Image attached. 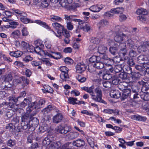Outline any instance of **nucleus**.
<instances>
[{"label": "nucleus", "instance_id": "42", "mask_svg": "<svg viewBox=\"0 0 149 149\" xmlns=\"http://www.w3.org/2000/svg\"><path fill=\"white\" fill-rule=\"evenodd\" d=\"M86 139L88 143L90 146L92 148H94L95 146V144L93 141V139L91 137H88Z\"/></svg>", "mask_w": 149, "mask_h": 149}, {"label": "nucleus", "instance_id": "14", "mask_svg": "<svg viewBox=\"0 0 149 149\" xmlns=\"http://www.w3.org/2000/svg\"><path fill=\"white\" fill-rule=\"evenodd\" d=\"M149 45V42H143L141 45L139 46L137 48L139 52L141 53L146 51L147 48Z\"/></svg>", "mask_w": 149, "mask_h": 149}, {"label": "nucleus", "instance_id": "52", "mask_svg": "<svg viewBox=\"0 0 149 149\" xmlns=\"http://www.w3.org/2000/svg\"><path fill=\"white\" fill-rule=\"evenodd\" d=\"M126 43L127 45L129 46L130 47H131V48L134 46V42L130 39H128L126 42Z\"/></svg>", "mask_w": 149, "mask_h": 149}, {"label": "nucleus", "instance_id": "62", "mask_svg": "<svg viewBox=\"0 0 149 149\" xmlns=\"http://www.w3.org/2000/svg\"><path fill=\"white\" fill-rule=\"evenodd\" d=\"M29 116V115H28L27 113H26L25 115L22 116L21 119L22 122H24L26 121V120L28 119V117Z\"/></svg>", "mask_w": 149, "mask_h": 149}, {"label": "nucleus", "instance_id": "49", "mask_svg": "<svg viewBox=\"0 0 149 149\" xmlns=\"http://www.w3.org/2000/svg\"><path fill=\"white\" fill-rule=\"evenodd\" d=\"M142 104V106L143 109L145 110H148L149 111V105L146 101H144L141 103Z\"/></svg>", "mask_w": 149, "mask_h": 149}, {"label": "nucleus", "instance_id": "58", "mask_svg": "<svg viewBox=\"0 0 149 149\" xmlns=\"http://www.w3.org/2000/svg\"><path fill=\"white\" fill-rule=\"evenodd\" d=\"M59 70L61 71V73L68 72V69L65 66H61L59 68Z\"/></svg>", "mask_w": 149, "mask_h": 149}, {"label": "nucleus", "instance_id": "10", "mask_svg": "<svg viewBox=\"0 0 149 149\" xmlns=\"http://www.w3.org/2000/svg\"><path fill=\"white\" fill-rule=\"evenodd\" d=\"M105 6L103 4L96 5L91 6L90 8L91 11L93 12H97L103 9Z\"/></svg>", "mask_w": 149, "mask_h": 149}, {"label": "nucleus", "instance_id": "54", "mask_svg": "<svg viewBox=\"0 0 149 149\" xmlns=\"http://www.w3.org/2000/svg\"><path fill=\"white\" fill-rule=\"evenodd\" d=\"M137 19L144 23H145L148 20L147 18L144 16H139L137 17Z\"/></svg>", "mask_w": 149, "mask_h": 149}, {"label": "nucleus", "instance_id": "57", "mask_svg": "<svg viewBox=\"0 0 149 149\" xmlns=\"http://www.w3.org/2000/svg\"><path fill=\"white\" fill-rule=\"evenodd\" d=\"M29 46V44L28 43L24 41H22L21 44V47L26 49L27 47Z\"/></svg>", "mask_w": 149, "mask_h": 149}, {"label": "nucleus", "instance_id": "6", "mask_svg": "<svg viewBox=\"0 0 149 149\" xmlns=\"http://www.w3.org/2000/svg\"><path fill=\"white\" fill-rule=\"evenodd\" d=\"M126 36L123 32H118L114 37L115 40L118 42H121L126 38Z\"/></svg>", "mask_w": 149, "mask_h": 149}, {"label": "nucleus", "instance_id": "3", "mask_svg": "<svg viewBox=\"0 0 149 149\" xmlns=\"http://www.w3.org/2000/svg\"><path fill=\"white\" fill-rule=\"evenodd\" d=\"M138 95L137 94H135L134 95L133 99H131L129 100L127 102V104L129 105H132L136 108H138L140 106V104H141V101L139 99V97Z\"/></svg>", "mask_w": 149, "mask_h": 149}, {"label": "nucleus", "instance_id": "44", "mask_svg": "<svg viewBox=\"0 0 149 149\" xmlns=\"http://www.w3.org/2000/svg\"><path fill=\"white\" fill-rule=\"evenodd\" d=\"M59 147L56 142H54L50 145L48 149H58Z\"/></svg>", "mask_w": 149, "mask_h": 149}, {"label": "nucleus", "instance_id": "18", "mask_svg": "<svg viewBox=\"0 0 149 149\" xmlns=\"http://www.w3.org/2000/svg\"><path fill=\"white\" fill-rule=\"evenodd\" d=\"M93 66L95 68L98 69H101L104 68L105 64L104 63H103L102 61H101L99 60V61H97L95 63H93Z\"/></svg>", "mask_w": 149, "mask_h": 149}, {"label": "nucleus", "instance_id": "16", "mask_svg": "<svg viewBox=\"0 0 149 149\" xmlns=\"http://www.w3.org/2000/svg\"><path fill=\"white\" fill-rule=\"evenodd\" d=\"M39 49V47H36V48H34L33 46L29 45V46L27 47L26 49L27 51L28 52L38 53L41 54L44 53L43 51H41L40 52H38V51L36 50V49Z\"/></svg>", "mask_w": 149, "mask_h": 149}, {"label": "nucleus", "instance_id": "15", "mask_svg": "<svg viewBox=\"0 0 149 149\" xmlns=\"http://www.w3.org/2000/svg\"><path fill=\"white\" fill-rule=\"evenodd\" d=\"M46 56L56 59H59L61 58V55L60 53H55L52 52H47L46 54Z\"/></svg>", "mask_w": 149, "mask_h": 149}, {"label": "nucleus", "instance_id": "51", "mask_svg": "<svg viewBox=\"0 0 149 149\" xmlns=\"http://www.w3.org/2000/svg\"><path fill=\"white\" fill-rule=\"evenodd\" d=\"M53 109V108L52 105H49L45 109H43L42 111V112H44V113L45 114L46 112L47 113L49 112V111L52 110Z\"/></svg>", "mask_w": 149, "mask_h": 149}, {"label": "nucleus", "instance_id": "63", "mask_svg": "<svg viewBox=\"0 0 149 149\" xmlns=\"http://www.w3.org/2000/svg\"><path fill=\"white\" fill-rule=\"evenodd\" d=\"M42 61L45 64L47 65L51 66L52 63L50 62L49 59L47 58H43L42 60Z\"/></svg>", "mask_w": 149, "mask_h": 149}, {"label": "nucleus", "instance_id": "1", "mask_svg": "<svg viewBox=\"0 0 149 149\" xmlns=\"http://www.w3.org/2000/svg\"><path fill=\"white\" fill-rule=\"evenodd\" d=\"M26 95V93L25 91L21 92L20 95L17 97H10L8 98L9 101L10 102L8 103V106L11 108H14L15 110H17L19 108L18 107V105H17L14 104L13 102L16 103L18 101V99L21 97H24Z\"/></svg>", "mask_w": 149, "mask_h": 149}, {"label": "nucleus", "instance_id": "9", "mask_svg": "<svg viewBox=\"0 0 149 149\" xmlns=\"http://www.w3.org/2000/svg\"><path fill=\"white\" fill-rule=\"evenodd\" d=\"M86 65L83 63H79L76 66V72L79 73H81L84 72L86 69Z\"/></svg>", "mask_w": 149, "mask_h": 149}, {"label": "nucleus", "instance_id": "47", "mask_svg": "<svg viewBox=\"0 0 149 149\" xmlns=\"http://www.w3.org/2000/svg\"><path fill=\"white\" fill-rule=\"evenodd\" d=\"M61 78L63 80H66L69 78L68 72L61 73L60 75Z\"/></svg>", "mask_w": 149, "mask_h": 149}, {"label": "nucleus", "instance_id": "34", "mask_svg": "<svg viewBox=\"0 0 149 149\" xmlns=\"http://www.w3.org/2000/svg\"><path fill=\"white\" fill-rule=\"evenodd\" d=\"M60 1L59 5L67 9L69 4L71 3H68V1H66V0H60Z\"/></svg>", "mask_w": 149, "mask_h": 149}, {"label": "nucleus", "instance_id": "17", "mask_svg": "<svg viewBox=\"0 0 149 149\" xmlns=\"http://www.w3.org/2000/svg\"><path fill=\"white\" fill-rule=\"evenodd\" d=\"M63 118V116L61 113H58L54 116L53 117V122L54 123H58L61 121Z\"/></svg>", "mask_w": 149, "mask_h": 149}, {"label": "nucleus", "instance_id": "27", "mask_svg": "<svg viewBox=\"0 0 149 149\" xmlns=\"http://www.w3.org/2000/svg\"><path fill=\"white\" fill-rule=\"evenodd\" d=\"M10 56L16 58H18L21 56L22 54V52L19 51H17L14 52H10L9 53Z\"/></svg>", "mask_w": 149, "mask_h": 149}, {"label": "nucleus", "instance_id": "30", "mask_svg": "<svg viewBox=\"0 0 149 149\" xmlns=\"http://www.w3.org/2000/svg\"><path fill=\"white\" fill-rule=\"evenodd\" d=\"M69 4L67 9L71 10H74L80 6V5L78 3H73L72 5Z\"/></svg>", "mask_w": 149, "mask_h": 149}, {"label": "nucleus", "instance_id": "35", "mask_svg": "<svg viewBox=\"0 0 149 149\" xmlns=\"http://www.w3.org/2000/svg\"><path fill=\"white\" fill-rule=\"evenodd\" d=\"M118 47H111L110 48L109 51L111 54L113 55H116L118 53Z\"/></svg>", "mask_w": 149, "mask_h": 149}, {"label": "nucleus", "instance_id": "20", "mask_svg": "<svg viewBox=\"0 0 149 149\" xmlns=\"http://www.w3.org/2000/svg\"><path fill=\"white\" fill-rule=\"evenodd\" d=\"M72 144L77 147H80L84 145L85 142L83 140L78 139L72 142Z\"/></svg>", "mask_w": 149, "mask_h": 149}, {"label": "nucleus", "instance_id": "11", "mask_svg": "<svg viewBox=\"0 0 149 149\" xmlns=\"http://www.w3.org/2000/svg\"><path fill=\"white\" fill-rule=\"evenodd\" d=\"M140 84L142 85L141 91L143 93H149V86L148 84L143 81L139 82Z\"/></svg>", "mask_w": 149, "mask_h": 149}, {"label": "nucleus", "instance_id": "32", "mask_svg": "<svg viewBox=\"0 0 149 149\" xmlns=\"http://www.w3.org/2000/svg\"><path fill=\"white\" fill-rule=\"evenodd\" d=\"M79 135L78 133L77 132H72L70 133L68 135L70 139H72L77 138Z\"/></svg>", "mask_w": 149, "mask_h": 149}, {"label": "nucleus", "instance_id": "7", "mask_svg": "<svg viewBox=\"0 0 149 149\" xmlns=\"http://www.w3.org/2000/svg\"><path fill=\"white\" fill-rule=\"evenodd\" d=\"M31 105V103L26 109V113L32 116H35L37 113V111L35 109L33 106Z\"/></svg>", "mask_w": 149, "mask_h": 149}, {"label": "nucleus", "instance_id": "26", "mask_svg": "<svg viewBox=\"0 0 149 149\" xmlns=\"http://www.w3.org/2000/svg\"><path fill=\"white\" fill-rule=\"evenodd\" d=\"M50 20L52 22H60L62 19L61 17L58 16L54 15H52L50 16L49 17Z\"/></svg>", "mask_w": 149, "mask_h": 149}, {"label": "nucleus", "instance_id": "29", "mask_svg": "<svg viewBox=\"0 0 149 149\" xmlns=\"http://www.w3.org/2000/svg\"><path fill=\"white\" fill-rule=\"evenodd\" d=\"M136 13L137 15L143 14L146 15L148 13L147 10L143 8H140L138 9L136 11Z\"/></svg>", "mask_w": 149, "mask_h": 149}, {"label": "nucleus", "instance_id": "23", "mask_svg": "<svg viewBox=\"0 0 149 149\" xmlns=\"http://www.w3.org/2000/svg\"><path fill=\"white\" fill-rule=\"evenodd\" d=\"M21 33L18 30H16L12 32L10 34V36L15 39L19 38L20 36Z\"/></svg>", "mask_w": 149, "mask_h": 149}, {"label": "nucleus", "instance_id": "37", "mask_svg": "<svg viewBox=\"0 0 149 149\" xmlns=\"http://www.w3.org/2000/svg\"><path fill=\"white\" fill-rule=\"evenodd\" d=\"M49 3L48 1L46 0H44L40 3L39 7L41 8H45L47 7Z\"/></svg>", "mask_w": 149, "mask_h": 149}, {"label": "nucleus", "instance_id": "19", "mask_svg": "<svg viewBox=\"0 0 149 149\" xmlns=\"http://www.w3.org/2000/svg\"><path fill=\"white\" fill-rule=\"evenodd\" d=\"M110 95L112 97L118 99L120 96V93L117 90H111L110 91Z\"/></svg>", "mask_w": 149, "mask_h": 149}, {"label": "nucleus", "instance_id": "2", "mask_svg": "<svg viewBox=\"0 0 149 149\" xmlns=\"http://www.w3.org/2000/svg\"><path fill=\"white\" fill-rule=\"evenodd\" d=\"M126 83L125 82L121 83L119 86V89L123 91L122 93H120V97L121 100H124L126 99L129 95L130 93V90L127 88V87L125 86Z\"/></svg>", "mask_w": 149, "mask_h": 149}, {"label": "nucleus", "instance_id": "5", "mask_svg": "<svg viewBox=\"0 0 149 149\" xmlns=\"http://www.w3.org/2000/svg\"><path fill=\"white\" fill-rule=\"evenodd\" d=\"M82 89L85 91L89 93L91 95V99L94 100V98H95L96 97V94L95 92V91L94 92V87L91 86L90 87H84L81 88Z\"/></svg>", "mask_w": 149, "mask_h": 149}, {"label": "nucleus", "instance_id": "41", "mask_svg": "<svg viewBox=\"0 0 149 149\" xmlns=\"http://www.w3.org/2000/svg\"><path fill=\"white\" fill-rule=\"evenodd\" d=\"M79 27L81 29H82L85 32H88L90 30L91 27L90 26L88 25H86L84 27L80 26H79Z\"/></svg>", "mask_w": 149, "mask_h": 149}, {"label": "nucleus", "instance_id": "39", "mask_svg": "<svg viewBox=\"0 0 149 149\" xmlns=\"http://www.w3.org/2000/svg\"><path fill=\"white\" fill-rule=\"evenodd\" d=\"M22 34V36L26 37L29 34V32L28 30V29L26 27H23L21 30Z\"/></svg>", "mask_w": 149, "mask_h": 149}, {"label": "nucleus", "instance_id": "50", "mask_svg": "<svg viewBox=\"0 0 149 149\" xmlns=\"http://www.w3.org/2000/svg\"><path fill=\"white\" fill-rule=\"evenodd\" d=\"M9 24L10 25L11 28L12 29L16 28L19 25L18 22L13 21L9 22Z\"/></svg>", "mask_w": 149, "mask_h": 149}, {"label": "nucleus", "instance_id": "48", "mask_svg": "<svg viewBox=\"0 0 149 149\" xmlns=\"http://www.w3.org/2000/svg\"><path fill=\"white\" fill-rule=\"evenodd\" d=\"M30 101L29 100L26 98L24 99V101L21 103L20 106L21 107H24L26 106L27 104H29Z\"/></svg>", "mask_w": 149, "mask_h": 149}, {"label": "nucleus", "instance_id": "12", "mask_svg": "<svg viewBox=\"0 0 149 149\" xmlns=\"http://www.w3.org/2000/svg\"><path fill=\"white\" fill-rule=\"evenodd\" d=\"M35 22L36 24H38L45 28L51 31V33L56 36V33L53 30H52L49 27L48 25L45 22H42L41 20H36Z\"/></svg>", "mask_w": 149, "mask_h": 149}, {"label": "nucleus", "instance_id": "25", "mask_svg": "<svg viewBox=\"0 0 149 149\" xmlns=\"http://www.w3.org/2000/svg\"><path fill=\"white\" fill-rule=\"evenodd\" d=\"M124 11V8L122 7L113 8L110 10V12L111 13L116 14L122 13H123Z\"/></svg>", "mask_w": 149, "mask_h": 149}, {"label": "nucleus", "instance_id": "45", "mask_svg": "<svg viewBox=\"0 0 149 149\" xmlns=\"http://www.w3.org/2000/svg\"><path fill=\"white\" fill-rule=\"evenodd\" d=\"M77 99L76 98L72 97H69L68 99V101L69 103L72 104H77Z\"/></svg>", "mask_w": 149, "mask_h": 149}, {"label": "nucleus", "instance_id": "53", "mask_svg": "<svg viewBox=\"0 0 149 149\" xmlns=\"http://www.w3.org/2000/svg\"><path fill=\"white\" fill-rule=\"evenodd\" d=\"M119 77L122 80L126 79L127 75L126 73L124 72H121L118 74Z\"/></svg>", "mask_w": 149, "mask_h": 149}, {"label": "nucleus", "instance_id": "4", "mask_svg": "<svg viewBox=\"0 0 149 149\" xmlns=\"http://www.w3.org/2000/svg\"><path fill=\"white\" fill-rule=\"evenodd\" d=\"M95 91L96 94V97L95 98H94L93 100L95 102L106 104V102L102 99V93L100 89L99 88H96L95 89Z\"/></svg>", "mask_w": 149, "mask_h": 149}, {"label": "nucleus", "instance_id": "64", "mask_svg": "<svg viewBox=\"0 0 149 149\" xmlns=\"http://www.w3.org/2000/svg\"><path fill=\"white\" fill-rule=\"evenodd\" d=\"M45 45L47 49H50L52 46L50 41L47 40H46L45 42Z\"/></svg>", "mask_w": 149, "mask_h": 149}, {"label": "nucleus", "instance_id": "33", "mask_svg": "<svg viewBox=\"0 0 149 149\" xmlns=\"http://www.w3.org/2000/svg\"><path fill=\"white\" fill-rule=\"evenodd\" d=\"M11 10L15 13L19 15L20 16L24 17L27 16V14L24 12L20 11L18 9L15 8H13Z\"/></svg>", "mask_w": 149, "mask_h": 149}, {"label": "nucleus", "instance_id": "61", "mask_svg": "<svg viewBox=\"0 0 149 149\" xmlns=\"http://www.w3.org/2000/svg\"><path fill=\"white\" fill-rule=\"evenodd\" d=\"M62 33L65 38H69L70 36V35L68 32L64 28L62 30Z\"/></svg>", "mask_w": 149, "mask_h": 149}, {"label": "nucleus", "instance_id": "21", "mask_svg": "<svg viewBox=\"0 0 149 149\" xmlns=\"http://www.w3.org/2000/svg\"><path fill=\"white\" fill-rule=\"evenodd\" d=\"M123 45L124 47L120 49V51L119 52V55L121 57H123L126 54V50L125 48L126 45H124L123 43H121L119 45V47H122Z\"/></svg>", "mask_w": 149, "mask_h": 149}, {"label": "nucleus", "instance_id": "38", "mask_svg": "<svg viewBox=\"0 0 149 149\" xmlns=\"http://www.w3.org/2000/svg\"><path fill=\"white\" fill-rule=\"evenodd\" d=\"M100 58V57L94 56L90 58L89 61L90 62L94 63L98 61Z\"/></svg>", "mask_w": 149, "mask_h": 149}, {"label": "nucleus", "instance_id": "13", "mask_svg": "<svg viewBox=\"0 0 149 149\" xmlns=\"http://www.w3.org/2000/svg\"><path fill=\"white\" fill-rule=\"evenodd\" d=\"M136 60L138 63L142 64L146 61H149V56L141 55L137 58Z\"/></svg>", "mask_w": 149, "mask_h": 149}, {"label": "nucleus", "instance_id": "24", "mask_svg": "<svg viewBox=\"0 0 149 149\" xmlns=\"http://www.w3.org/2000/svg\"><path fill=\"white\" fill-rule=\"evenodd\" d=\"M42 92L44 93H52L53 90L51 87L48 85H45L43 86V88L42 89Z\"/></svg>", "mask_w": 149, "mask_h": 149}, {"label": "nucleus", "instance_id": "36", "mask_svg": "<svg viewBox=\"0 0 149 149\" xmlns=\"http://www.w3.org/2000/svg\"><path fill=\"white\" fill-rule=\"evenodd\" d=\"M100 59L99 60L102 61L103 63L104 62H108L109 61H111V59L110 58H108L107 56L106 55H102L100 57Z\"/></svg>", "mask_w": 149, "mask_h": 149}, {"label": "nucleus", "instance_id": "31", "mask_svg": "<svg viewBox=\"0 0 149 149\" xmlns=\"http://www.w3.org/2000/svg\"><path fill=\"white\" fill-rule=\"evenodd\" d=\"M105 66L104 68L107 71L109 72H112L113 70V67L109 64H107L106 62H104Z\"/></svg>", "mask_w": 149, "mask_h": 149}, {"label": "nucleus", "instance_id": "55", "mask_svg": "<svg viewBox=\"0 0 149 149\" xmlns=\"http://www.w3.org/2000/svg\"><path fill=\"white\" fill-rule=\"evenodd\" d=\"M141 65H137L135 66V68L136 69L141 72H143L145 70V68H143L142 66V64H141Z\"/></svg>", "mask_w": 149, "mask_h": 149}, {"label": "nucleus", "instance_id": "28", "mask_svg": "<svg viewBox=\"0 0 149 149\" xmlns=\"http://www.w3.org/2000/svg\"><path fill=\"white\" fill-rule=\"evenodd\" d=\"M107 50V47L103 45H100L98 47V51L99 53L100 54H104Z\"/></svg>", "mask_w": 149, "mask_h": 149}, {"label": "nucleus", "instance_id": "56", "mask_svg": "<svg viewBox=\"0 0 149 149\" xmlns=\"http://www.w3.org/2000/svg\"><path fill=\"white\" fill-rule=\"evenodd\" d=\"M15 128L14 126L11 123L7 124L6 127V129L10 130H13L15 129Z\"/></svg>", "mask_w": 149, "mask_h": 149}, {"label": "nucleus", "instance_id": "46", "mask_svg": "<svg viewBox=\"0 0 149 149\" xmlns=\"http://www.w3.org/2000/svg\"><path fill=\"white\" fill-rule=\"evenodd\" d=\"M149 93H143L141 95V98L145 101L149 100Z\"/></svg>", "mask_w": 149, "mask_h": 149}, {"label": "nucleus", "instance_id": "60", "mask_svg": "<svg viewBox=\"0 0 149 149\" xmlns=\"http://www.w3.org/2000/svg\"><path fill=\"white\" fill-rule=\"evenodd\" d=\"M103 78L104 79L109 80L111 78L112 76L109 74H106L103 75Z\"/></svg>", "mask_w": 149, "mask_h": 149}, {"label": "nucleus", "instance_id": "8", "mask_svg": "<svg viewBox=\"0 0 149 149\" xmlns=\"http://www.w3.org/2000/svg\"><path fill=\"white\" fill-rule=\"evenodd\" d=\"M44 103L45 101L43 100L40 99L39 101L31 103V106H33L35 109L36 110V109L42 107H43Z\"/></svg>", "mask_w": 149, "mask_h": 149}, {"label": "nucleus", "instance_id": "22", "mask_svg": "<svg viewBox=\"0 0 149 149\" xmlns=\"http://www.w3.org/2000/svg\"><path fill=\"white\" fill-rule=\"evenodd\" d=\"M132 119L139 121H145L146 120L145 117L139 115H134L131 116Z\"/></svg>", "mask_w": 149, "mask_h": 149}, {"label": "nucleus", "instance_id": "59", "mask_svg": "<svg viewBox=\"0 0 149 149\" xmlns=\"http://www.w3.org/2000/svg\"><path fill=\"white\" fill-rule=\"evenodd\" d=\"M64 61L65 63L67 64H72L73 63V61L70 58L67 57L65 58Z\"/></svg>", "mask_w": 149, "mask_h": 149}, {"label": "nucleus", "instance_id": "40", "mask_svg": "<svg viewBox=\"0 0 149 149\" xmlns=\"http://www.w3.org/2000/svg\"><path fill=\"white\" fill-rule=\"evenodd\" d=\"M52 26L56 29H63V26L61 24L57 23H55L52 24Z\"/></svg>", "mask_w": 149, "mask_h": 149}, {"label": "nucleus", "instance_id": "43", "mask_svg": "<svg viewBox=\"0 0 149 149\" xmlns=\"http://www.w3.org/2000/svg\"><path fill=\"white\" fill-rule=\"evenodd\" d=\"M20 20L22 22L25 24H27L29 22L31 23L33 22L36 23L35 22L36 20L34 22H33L32 21H31L29 19L25 17H21L20 18Z\"/></svg>", "mask_w": 149, "mask_h": 149}]
</instances>
